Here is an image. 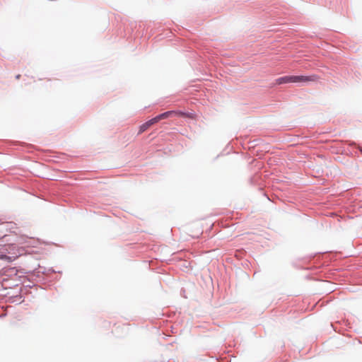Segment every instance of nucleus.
Instances as JSON below:
<instances>
[{"instance_id":"2","label":"nucleus","mask_w":362,"mask_h":362,"mask_svg":"<svg viewBox=\"0 0 362 362\" xmlns=\"http://www.w3.org/2000/svg\"><path fill=\"white\" fill-rule=\"evenodd\" d=\"M293 83H308L318 81L319 76L317 75L310 76H293Z\"/></svg>"},{"instance_id":"5","label":"nucleus","mask_w":362,"mask_h":362,"mask_svg":"<svg viewBox=\"0 0 362 362\" xmlns=\"http://www.w3.org/2000/svg\"><path fill=\"white\" fill-rule=\"evenodd\" d=\"M0 259H4L8 262H11L15 259V257L7 256L6 255H0Z\"/></svg>"},{"instance_id":"1","label":"nucleus","mask_w":362,"mask_h":362,"mask_svg":"<svg viewBox=\"0 0 362 362\" xmlns=\"http://www.w3.org/2000/svg\"><path fill=\"white\" fill-rule=\"evenodd\" d=\"M165 115H159L152 118L151 119L147 121L146 122L142 124L139 127V129L138 134H142L143 132L146 131L151 126H152L153 124H154L158 122L159 121L163 119V117H165Z\"/></svg>"},{"instance_id":"4","label":"nucleus","mask_w":362,"mask_h":362,"mask_svg":"<svg viewBox=\"0 0 362 362\" xmlns=\"http://www.w3.org/2000/svg\"><path fill=\"white\" fill-rule=\"evenodd\" d=\"M293 76H285L276 79L275 83L277 85L284 83H293Z\"/></svg>"},{"instance_id":"6","label":"nucleus","mask_w":362,"mask_h":362,"mask_svg":"<svg viewBox=\"0 0 362 362\" xmlns=\"http://www.w3.org/2000/svg\"><path fill=\"white\" fill-rule=\"evenodd\" d=\"M20 77H21V75H19V74L16 76V78H17V79H19V78H20Z\"/></svg>"},{"instance_id":"3","label":"nucleus","mask_w":362,"mask_h":362,"mask_svg":"<svg viewBox=\"0 0 362 362\" xmlns=\"http://www.w3.org/2000/svg\"><path fill=\"white\" fill-rule=\"evenodd\" d=\"M161 115H166V116L163 117V119H167V118H168L170 117H173V116L190 117V115L189 114H187L186 112H182V111H174V110L168 111V112H165L164 113H162Z\"/></svg>"}]
</instances>
